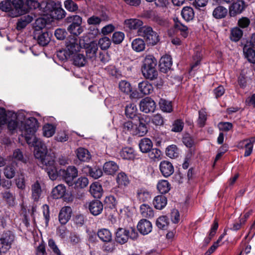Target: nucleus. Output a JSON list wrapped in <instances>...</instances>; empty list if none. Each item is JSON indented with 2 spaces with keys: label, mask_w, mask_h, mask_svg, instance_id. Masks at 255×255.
Returning a JSON list of instances; mask_svg holds the SVG:
<instances>
[{
  "label": "nucleus",
  "mask_w": 255,
  "mask_h": 255,
  "mask_svg": "<svg viewBox=\"0 0 255 255\" xmlns=\"http://www.w3.org/2000/svg\"><path fill=\"white\" fill-rule=\"evenodd\" d=\"M36 128V121L32 118L27 122L26 127L22 129L23 134L26 137V142L34 147V155L36 158L40 159L42 164L46 166L45 170L50 179L55 180L58 177V172L54 157L47 154L46 145L40 139L35 136Z\"/></svg>",
  "instance_id": "nucleus-1"
},
{
  "label": "nucleus",
  "mask_w": 255,
  "mask_h": 255,
  "mask_svg": "<svg viewBox=\"0 0 255 255\" xmlns=\"http://www.w3.org/2000/svg\"><path fill=\"white\" fill-rule=\"evenodd\" d=\"M0 9L8 12L11 17H17L27 12L22 0H3L0 2Z\"/></svg>",
  "instance_id": "nucleus-2"
},
{
  "label": "nucleus",
  "mask_w": 255,
  "mask_h": 255,
  "mask_svg": "<svg viewBox=\"0 0 255 255\" xmlns=\"http://www.w3.org/2000/svg\"><path fill=\"white\" fill-rule=\"evenodd\" d=\"M141 71L146 79L153 80L157 78L158 72L156 69L157 60L152 55H146L142 60Z\"/></svg>",
  "instance_id": "nucleus-3"
},
{
  "label": "nucleus",
  "mask_w": 255,
  "mask_h": 255,
  "mask_svg": "<svg viewBox=\"0 0 255 255\" xmlns=\"http://www.w3.org/2000/svg\"><path fill=\"white\" fill-rule=\"evenodd\" d=\"M32 118L34 119L36 121V131L38 128L37 120L35 118L30 117L26 119L24 122H23L22 121L25 120V115L24 113L23 112H19L18 113H13L11 114V119L7 122L8 129L11 131L15 130L18 128L19 123L20 122L21 125L19 127V129L21 132V135L24 137L26 141V137L23 134L22 129L25 128V127H26L27 122Z\"/></svg>",
  "instance_id": "nucleus-4"
},
{
  "label": "nucleus",
  "mask_w": 255,
  "mask_h": 255,
  "mask_svg": "<svg viewBox=\"0 0 255 255\" xmlns=\"http://www.w3.org/2000/svg\"><path fill=\"white\" fill-rule=\"evenodd\" d=\"M139 36L143 37L147 42L152 45H155L159 40L157 33L149 26H143L137 31Z\"/></svg>",
  "instance_id": "nucleus-5"
},
{
  "label": "nucleus",
  "mask_w": 255,
  "mask_h": 255,
  "mask_svg": "<svg viewBox=\"0 0 255 255\" xmlns=\"http://www.w3.org/2000/svg\"><path fill=\"white\" fill-rule=\"evenodd\" d=\"M59 174L63 180L71 186L73 185L74 179L78 175V171L75 166H69L66 169H60Z\"/></svg>",
  "instance_id": "nucleus-6"
},
{
  "label": "nucleus",
  "mask_w": 255,
  "mask_h": 255,
  "mask_svg": "<svg viewBox=\"0 0 255 255\" xmlns=\"http://www.w3.org/2000/svg\"><path fill=\"white\" fill-rule=\"evenodd\" d=\"M82 39L78 40L76 38L73 37L66 41V53L69 57L80 52L81 49L83 46V45H82Z\"/></svg>",
  "instance_id": "nucleus-7"
},
{
  "label": "nucleus",
  "mask_w": 255,
  "mask_h": 255,
  "mask_svg": "<svg viewBox=\"0 0 255 255\" xmlns=\"http://www.w3.org/2000/svg\"><path fill=\"white\" fill-rule=\"evenodd\" d=\"M137 234L134 230L132 229L131 232L124 228H119L116 234V241L121 244H124L127 242L129 238L134 240L136 238Z\"/></svg>",
  "instance_id": "nucleus-8"
},
{
  "label": "nucleus",
  "mask_w": 255,
  "mask_h": 255,
  "mask_svg": "<svg viewBox=\"0 0 255 255\" xmlns=\"http://www.w3.org/2000/svg\"><path fill=\"white\" fill-rule=\"evenodd\" d=\"M14 236L10 232L3 233L0 238V252L6 254L11 248Z\"/></svg>",
  "instance_id": "nucleus-9"
},
{
  "label": "nucleus",
  "mask_w": 255,
  "mask_h": 255,
  "mask_svg": "<svg viewBox=\"0 0 255 255\" xmlns=\"http://www.w3.org/2000/svg\"><path fill=\"white\" fill-rule=\"evenodd\" d=\"M156 107L155 102L149 97H146L142 99L139 103L140 111L145 113L154 112Z\"/></svg>",
  "instance_id": "nucleus-10"
},
{
  "label": "nucleus",
  "mask_w": 255,
  "mask_h": 255,
  "mask_svg": "<svg viewBox=\"0 0 255 255\" xmlns=\"http://www.w3.org/2000/svg\"><path fill=\"white\" fill-rule=\"evenodd\" d=\"M56 3L53 0H47L41 2V6L38 14L41 15H50L56 7Z\"/></svg>",
  "instance_id": "nucleus-11"
},
{
  "label": "nucleus",
  "mask_w": 255,
  "mask_h": 255,
  "mask_svg": "<svg viewBox=\"0 0 255 255\" xmlns=\"http://www.w3.org/2000/svg\"><path fill=\"white\" fill-rule=\"evenodd\" d=\"M110 17L105 12H102L99 16L92 15L87 19V23L90 25L97 26L102 22H106L109 21Z\"/></svg>",
  "instance_id": "nucleus-12"
},
{
  "label": "nucleus",
  "mask_w": 255,
  "mask_h": 255,
  "mask_svg": "<svg viewBox=\"0 0 255 255\" xmlns=\"http://www.w3.org/2000/svg\"><path fill=\"white\" fill-rule=\"evenodd\" d=\"M254 142H255V136L240 141L238 146L241 148H245L244 156L247 157L252 152Z\"/></svg>",
  "instance_id": "nucleus-13"
},
{
  "label": "nucleus",
  "mask_w": 255,
  "mask_h": 255,
  "mask_svg": "<svg viewBox=\"0 0 255 255\" xmlns=\"http://www.w3.org/2000/svg\"><path fill=\"white\" fill-rule=\"evenodd\" d=\"M246 4L243 0H238L234 2L230 7L229 14L231 16H235L236 15L241 13L245 9Z\"/></svg>",
  "instance_id": "nucleus-14"
},
{
  "label": "nucleus",
  "mask_w": 255,
  "mask_h": 255,
  "mask_svg": "<svg viewBox=\"0 0 255 255\" xmlns=\"http://www.w3.org/2000/svg\"><path fill=\"white\" fill-rule=\"evenodd\" d=\"M136 198L140 202L143 203L140 207H146V203L151 199V193L145 188L138 189L136 191Z\"/></svg>",
  "instance_id": "nucleus-15"
},
{
  "label": "nucleus",
  "mask_w": 255,
  "mask_h": 255,
  "mask_svg": "<svg viewBox=\"0 0 255 255\" xmlns=\"http://www.w3.org/2000/svg\"><path fill=\"white\" fill-rule=\"evenodd\" d=\"M137 228L141 234L146 235L152 231V226L150 221L146 219H141L139 221Z\"/></svg>",
  "instance_id": "nucleus-16"
},
{
  "label": "nucleus",
  "mask_w": 255,
  "mask_h": 255,
  "mask_svg": "<svg viewBox=\"0 0 255 255\" xmlns=\"http://www.w3.org/2000/svg\"><path fill=\"white\" fill-rule=\"evenodd\" d=\"M52 34L48 32H41L39 33L34 34V38L37 40V43L42 46L47 45L51 40Z\"/></svg>",
  "instance_id": "nucleus-17"
},
{
  "label": "nucleus",
  "mask_w": 255,
  "mask_h": 255,
  "mask_svg": "<svg viewBox=\"0 0 255 255\" xmlns=\"http://www.w3.org/2000/svg\"><path fill=\"white\" fill-rule=\"evenodd\" d=\"M159 169L162 174L165 177L170 176L174 172V167L172 163L166 160L160 162Z\"/></svg>",
  "instance_id": "nucleus-18"
},
{
  "label": "nucleus",
  "mask_w": 255,
  "mask_h": 255,
  "mask_svg": "<svg viewBox=\"0 0 255 255\" xmlns=\"http://www.w3.org/2000/svg\"><path fill=\"white\" fill-rule=\"evenodd\" d=\"M83 171L94 179H98L103 175L102 169L98 167H91L86 165L83 167Z\"/></svg>",
  "instance_id": "nucleus-19"
},
{
  "label": "nucleus",
  "mask_w": 255,
  "mask_h": 255,
  "mask_svg": "<svg viewBox=\"0 0 255 255\" xmlns=\"http://www.w3.org/2000/svg\"><path fill=\"white\" fill-rule=\"evenodd\" d=\"M139 121L138 125H135L134 128L135 133L134 135H138L142 136L144 135L147 132V128L142 117H138Z\"/></svg>",
  "instance_id": "nucleus-20"
},
{
  "label": "nucleus",
  "mask_w": 255,
  "mask_h": 255,
  "mask_svg": "<svg viewBox=\"0 0 255 255\" xmlns=\"http://www.w3.org/2000/svg\"><path fill=\"white\" fill-rule=\"evenodd\" d=\"M145 16L150 20L156 23L157 24L163 25L165 23V20L164 18L159 15L155 11L148 10L145 12Z\"/></svg>",
  "instance_id": "nucleus-21"
},
{
  "label": "nucleus",
  "mask_w": 255,
  "mask_h": 255,
  "mask_svg": "<svg viewBox=\"0 0 255 255\" xmlns=\"http://www.w3.org/2000/svg\"><path fill=\"white\" fill-rule=\"evenodd\" d=\"M142 25L143 22L138 19L130 18L124 21L125 27L129 30H138Z\"/></svg>",
  "instance_id": "nucleus-22"
},
{
  "label": "nucleus",
  "mask_w": 255,
  "mask_h": 255,
  "mask_svg": "<svg viewBox=\"0 0 255 255\" xmlns=\"http://www.w3.org/2000/svg\"><path fill=\"white\" fill-rule=\"evenodd\" d=\"M31 190L32 199L34 201H38L42 195L41 187L38 181L31 185Z\"/></svg>",
  "instance_id": "nucleus-23"
},
{
  "label": "nucleus",
  "mask_w": 255,
  "mask_h": 255,
  "mask_svg": "<svg viewBox=\"0 0 255 255\" xmlns=\"http://www.w3.org/2000/svg\"><path fill=\"white\" fill-rule=\"evenodd\" d=\"M245 57L251 63L255 62V49L250 44H246L243 47Z\"/></svg>",
  "instance_id": "nucleus-24"
},
{
  "label": "nucleus",
  "mask_w": 255,
  "mask_h": 255,
  "mask_svg": "<svg viewBox=\"0 0 255 255\" xmlns=\"http://www.w3.org/2000/svg\"><path fill=\"white\" fill-rule=\"evenodd\" d=\"M172 64V59L169 55L162 56L159 62L160 70L163 73H166L170 69Z\"/></svg>",
  "instance_id": "nucleus-25"
},
{
  "label": "nucleus",
  "mask_w": 255,
  "mask_h": 255,
  "mask_svg": "<svg viewBox=\"0 0 255 255\" xmlns=\"http://www.w3.org/2000/svg\"><path fill=\"white\" fill-rule=\"evenodd\" d=\"M70 57L72 58L73 64L77 67H83L87 63L85 56L80 52L71 56Z\"/></svg>",
  "instance_id": "nucleus-26"
},
{
  "label": "nucleus",
  "mask_w": 255,
  "mask_h": 255,
  "mask_svg": "<svg viewBox=\"0 0 255 255\" xmlns=\"http://www.w3.org/2000/svg\"><path fill=\"white\" fill-rule=\"evenodd\" d=\"M72 214L71 208H61L59 214V221L61 224H66L70 220Z\"/></svg>",
  "instance_id": "nucleus-27"
},
{
  "label": "nucleus",
  "mask_w": 255,
  "mask_h": 255,
  "mask_svg": "<svg viewBox=\"0 0 255 255\" xmlns=\"http://www.w3.org/2000/svg\"><path fill=\"white\" fill-rule=\"evenodd\" d=\"M118 164L113 161L106 162L103 166L105 173L108 175H113L119 170Z\"/></svg>",
  "instance_id": "nucleus-28"
},
{
  "label": "nucleus",
  "mask_w": 255,
  "mask_h": 255,
  "mask_svg": "<svg viewBox=\"0 0 255 255\" xmlns=\"http://www.w3.org/2000/svg\"><path fill=\"white\" fill-rule=\"evenodd\" d=\"M138 87L140 92L144 95H149L153 91L152 85L146 81L140 82Z\"/></svg>",
  "instance_id": "nucleus-29"
},
{
  "label": "nucleus",
  "mask_w": 255,
  "mask_h": 255,
  "mask_svg": "<svg viewBox=\"0 0 255 255\" xmlns=\"http://www.w3.org/2000/svg\"><path fill=\"white\" fill-rule=\"evenodd\" d=\"M76 153L77 158L81 161L88 162L91 159V154L86 148L80 147L77 149Z\"/></svg>",
  "instance_id": "nucleus-30"
},
{
  "label": "nucleus",
  "mask_w": 255,
  "mask_h": 255,
  "mask_svg": "<svg viewBox=\"0 0 255 255\" xmlns=\"http://www.w3.org/2000/svg\"><path fill=\"white\" fill-rule=\"evenodd\" d=\"M90 192L94 197L100 198L103 193V188L101 185L97 182L93 183L90 187Z\"/></svg>",
  "instance_id": "nucleus-31"
},
{
  "label": "nucleus",
  "mask_w": 255,
  "mask_h": 255,
  "mask_svg": "<svg viewBox=\"0 0 255 255\" xmlns=\"http://www.w3.org/2000/svg\"><path fill=\"white\" fill-rule=\"evenodd\" d=\"M140 150L142 153H147L151 149L153 144L151 140L148 138H143L138 144Z\"/></svg>",
  "instance_id": "nucleus-32"
},
{
  "label": "nucleus",
  "mask_w": 255,
  "mask_h": 255,
  "mask_svg": "<svg viewBox=\"0 0 255 255\" xmlns=\"http://www.w3.org/2000/svg\"><path fill=\"white\" fill-rule=\"evenodd\" d=\"M125 114L128 118L134 119L140 117L137 115V109L134 104H129L126 106L125 108Z\"/></svg>",
  "instance_id": "nucleus-33"
},
{
  "label": "nucleus",
  "mask_w": 255,
  "mask_h": 255,
  "mask_svg": "<svg viewBox=\"0 0 255 255\" xmlns=\"http://www.w3.org/2000/svg\"><path fill=\"white\" fill-rule=\"evenodd\" d=\"M66 191V187L64 185L59 184L52 189L51 195L54 199H59L63 197Z\"/></svg>",
  "instance_id": "nucleus-34"
},
{
  "label": "nucleus",
  "mask_w": 255,
  "mask_h": 255,
  "mask_svg": "<svg viewBox=\"0 0 255 255\" xmlns=\"http://www.w3.org/2000/svg\"><path fill=\"white\" fill-rule=\"evenodd\" d=\"M87 44H84L83 46L86 48V53L87 56L91 59L96 57L98 50L97 44L94 42H91L88 46H87Z\"/></svg>",
  "instance_id": "nucleus-35"
},
{
  "label": "nucleus",
  "mask_w": 255,
  "mask_h": 255,
  "mask_svg": "<svg viewBox=\"0 0 255 255\" xmlns=\"http://www.w3.org/2000/svg\"><path fill=\"white\" fill-rule=\"evenodd\" d=\"M131 47L134 51L137 52H140L145 49V43L141 38H137L132 41Z\"/></svg>",
  "instance_id": "nucleus-36"
},
{
  "label": "nucleus",
  "mask_w": 255,
  "mask_h": 255,
  "mask_svg": "<svg viewBox=\"0 0 255 255\" xmlns=\"http://www.w3.org/2000/svg\"><path fill=\"white\" fill-rule=\"evenodd\" d=\"M116 182L120 187L127 186L129 184L128 177L124 172H121L118 174Z\"/></svg>",
  "instance_id": "nucleus-37"
},
{
  "label": "nucleus",
  "mask_w": 255,
  "mask_h": 255,
  "mask_svg": "<svg viewBox=\"0 0 255 255\" xmlns=\"http://www.w3.org/2000/svg\"><path fill=\"white\" fill-rule=\"evenodd\" d=\"M33 19V16L30 15H26L20 17L17 22V29L21 30L31 22Z\"/></svg>",
  "instance_id": "nucleus-38"
},
{
  "label": "nucleus",
  "mask_w": 255,
  "mask_h": 255,
  "mask_svg": "<svg viewBox=\"0 0 255 255\" xmlns=\"http://www.w3.org/2000/svg\"><path fill=\"white\" fill-rule=\"evenodd\" d=\"M97 235L99 239L104 242L109 243L112 241V234L108 229H102L99 230Z\"/></svg>",
  "instance_id": "nucleus-39"
},
{
  "label": "nucleus",
  "mask_w": 255,
  "mask_h": 255,
  "mask_svg": "<svg viewBox=\"0 0 255 255\" xmlns=\"http://www.w3.org/2000/svg\"><path fill=\"white\" fill-rule=\"evenodd\" d=\"M181 15L185 20L189 21L193 19L194 17V12L192 7L185 6L184 7L182 10Z\"/></svg>",
  "instance_id": "nucleus-40"
},
{
  "label": "nucleus",
  "mask_w": 255,
  "mask_h": 255,
  "mask_svg": "<svg viewBox=\"0 0 255 255\" xmlns=\"http://www.w3.org/2000/svg\"><path fill=\"white\" fill-rule=\"evenodd\" d=\"M89 184V180L86 177H80L75 181H73L75 189H81L86 187Z\"/></svg>",
  "instance_id": "nucleus-41"
},
{
  "label": "nucleus",
  "mask_w": 255,
  "mask_h": 255,
  "mask_svg": "<svg viewBox=\"0 0 255 255\" xmlns=\"http://www.w3.org/2000/svg\"><path fill=\"white\" fill-rule=\"evenodd\" d=\"M169 224V219L166 216H160L156 219V225L159 229H167Z\"/></svg>",
  "instance_id": "nucleus-42"
},
{
  "label": "nucleus",
  "mask_w": 255,
  "mask_h": 255,
  "mask_svg": "<svg viewBox=\"0 0 255 255\" xmlns=\"http://www.w3.org/2000/svg\"><path fill=\"white\" fill-rule=\"evenodd\" d=\"M159 105L162 111L165 113H171L173 111L172 103L163 99H161Z\"/></svg>",
  "instance_id": "nucleus-43"
},
{
  "label": "nucleus",
  "mask_w": 255,
  "mask_h": 255,
  "mask_svg": "<svg viewBox=\"0 0 255 255\" xmlns=\"http://www.w3.org/2000/svg\"><path fill=\"white\" fill-rule=\"evenodd\" d=\"M228 13V10L226 8L222 6H218L216 7L213 11V16L217 19H220L225 17Z\"/></svg>",
  "instance_id": "nucleus-44"
},
{
  "label": "nucleus",
  "mask_w": 255,
  "mask_h": 255,
  "mask_svg": "<svg viewBox=\"0 0 255 255\" xmlns=\"http://www.w3.org/2000/svg\"><path fill=\"white\" fill-rule=\"evenodd\" d=\"M43 134L46 137H50L55 132L56 127L52 124H46L43 127Z\"/></svg>",
  "instance_id": "nucleus-45"
},
{
  "label": "nucleus",
  "mask_w": 255,
  "mask_h": 255,
  "mask_svg": "<svg viewBox=\"0 0 255 255\" xmlns=\"http://www.w3.org/2000/svg\"><path fill=\"white\" fill-rule=\"evenodd\" d=\"M121 156L125 159H133L135 157L133 149L131 147H125L120 152Z\"/></svg>",
  "instance_id": "nucleus-46"
},
{
  "label": "nucleus",
  "mask_w": 255,
  "mask_h": 255,
  "mask_svg": "<svg viewBox=\"0 0 255 255\" xmlns=\"http://www.w3.org/2000/svg\"><path fill=\"white\" fill-rule=\"evenodd\" d=\"M167 203V198L163 195L156 196L152 201L154 207H165Z\"/></svg>",
  "instance_id": "nucleus-47"
},
{
  "label": "nucleus",
  "mask_w": 255,
  "mask_h": 255,
  "mask_svg": "<svg viewBox=\"0 0 255 255\" xmlns=\"http://www.w3.org/2000/svg\"><path fill=\"white\" fill-rule=\"evenodd\" d=\"M218 228V223L216 221H214V223L211 228L210 233L208 236L206 237L204 240V246H207L210 242L213 237L215 236L216 231Z\"/></svg>",
  "instance_id": "nucleus-48"
},
{
  "label": "nucleus",
  "mask_w": 255,
  "mask_h": 255,
  "mask_svg": "<svg viewBox=\"0 0 255 255\" xmlns=\"http://www.w3.org/2000/svg\"><path fill=\"white\" fill-rule=\"evenodd\" d=\"M157 188L160 193L165 194L170 190V185L167 180H162L158 182Z\"/></svg>",
  "instance_id": "nucleus-49"
},
{
  "label": "nucleus",
  "mask_w": 255,
  "mask_h": 255,
  "mask_svg": "<svg viewBox=\"0 0 255 255\" xmlns=\"http://www.w3.org/2000/svg\"><path fill=\"white\" fill-rule=\"evenodd\" d=\"M119 88L121 92L127 95L129 94L132 92L130 84L126 80H122L119 82Z\"/></svg>",
  "instance_id": "nucleus-50"
},
{
  "label": "nucleus",
  "mask_w": 255,
  "mask_h": 255,
  "mask_svg": "<svg viewBox=\"0 0 255 255\" xmlns=\"http://www.w3.org/2000/svg\"><path fill=\"white\" fill-rule=\"evenodd\" d=\"M40 6L41 3H39L37 1L34 0H27L25 5H24V8L27 10V12L29 11V10L32 9H37V11H39Z\"/></svg>",
  "instance_id": "nucleus-51"
},
{
  "label": "nucleus",
  "mask_w": 255,
  "mask_h": 255,
  "mask_svg": "<svg viewBox=\"0 0 255 255\" xmlns=\"http://www.w3.org/2000/svg\"><path fill=\"white\" fill-rule=\"evenodd\" d=\"M243 32L238 27H234L231 31L230 38L232 41H238L243 36Z\"/></svg>",
  "instance_id": "nucleus-52"
},
{
  "label": "nucleus",
  "mask_w": 255,
  "mask_h": 255,
  "mask_svg": "<svg viewBox=\"0 0 255 255\" xmlns=\"http://www.w3.org/2000/svg\"><path fill=\"white\" fill-rule=\"evenodd\" d=\"M50 16L53 19H60L65 17V11L63 9L58 7L56 5V7L54 8V10L52 11Z\"/></svg>",
  "instance_id": "nucleus-53"
},
{
  "label": "nucleus",
  "mask_w": 255,
  "mask_h": 255,
  "mask_svg": "<svg viewBox=\"0 0 255 255\" xmlns=\"http://www.w3.org/2000/svg\"><path fill=\"white\" fill-rule=\"evenodd\" d=\"M134 125L132 122L128 121L125 122L123 126V130L126 133L134 135L135 133Z\"/></svg>",
  "instance_id": "nucleus-54"
},
{
  "label": "nucleus",
  "mask_w": 255,
  "mask_h": 255,
  "mask_svg": "<svg viewBox=\"0 0 255 255\" xmlns=\"http://www.w3.org/2000/svg\"><path fill=\"white\" fill-rule=\"evenodd\" d=\"M166 155L171 158H174L178 156V150L175 145L168 146L166 149Z\"/></svg>",
  "instance_id": "nucleus-55"
},
{
  "label": "nucleus",
  "mask_w": 255,
  "mask_h": 255,
  "mask_svg": "<svg viewBox=\"0 0 255 255\" xmlns=\"http://www.w3.org/2000/svg\"><path fill=\"white\" fill-rule=\"evenodd\" d=\"M175 24L174 27L175 29L181 32V35L184 38L186 37L188 35V28L186 26L183 25L180 22L176 21L174 19Z\"/></svg>",
  "instance_id": "nucleus-56"
},
{
  "label": "nucleus",
  "mask_w": 255,
  "mask_h": 255,
  "mask_svg": "<svg viewBox=\"0 0 255 255\" xmlns=\"http://www.w3.org/2000/svg\"><path fill=\"white\" fill-rule=\"evenodd\" d=\"M111 44V39L106 36H104L99 40L98 45L102 50L108 49Z\"/></svg>",
  "instance_id": "nucleus-57"
},
{
  "label": "nucleus",
  "mask_w": 255,
  "mask_h": 255,
  "mask_svg": "<svg viewBox=\"0 0 255 255\" xmlns=\"http://www.w3.org/2000/svg\"><path fill=\"white\" fill-rule=\"evenodd\" d=\"M125 38V34L123 32L116 31L112 35V39L115 44L121 43Z\"/></svg>",
  "instance_id": "nucleus-58"
},
{
  "label": "nucleus",
  "mask_w": 255,
  "mask_h": 255,
  "mask_svg": "<svg viewBox=\"0 0 255 255\" xmlns=\"http://www.w3.org/2000/svg\"><path fill=\"white\" fill-rule=\"evenodd\" d=\"M68 31L73 35L78 36L83 31L81 25L71 24L67 28Z\"/></svg>",
  "instance_id": "nucleus-59"
},
{
  "label": "nucleus",
  "mask_w": 255,
  "mask_h": 255,
  "mask_svg": "<svg viewBox=\"0 0 255 255\" xmlns=\"http://www.w3.org/2000/svg\"><path fill=\"white\" fill-rule=\"evenodd\" d=\"M148 152L149 153V158L154 161L159 160L161 159V151L157 148H151Z\"/></svg>",
  "instance_id": "nucleus-60"
},
{
  "label": "nucleus",
  "mask_w": 255,
  "mask_h": 255,
  "mask_svg": "<svg viewBox=\"0 0 255 255\" xmlns=\"http://www.w3.org/2000/svg\"><path fill=\"white\" fill-rule=\"evenodd\" d=\"M65 8L69 11L74 12L78 10V5L72 0H66L64 2Z\"/></svg>",
  "instance_id": "nucleus-61"
},
{
  "label": "nucleus",
  "mask_w": 255,
  "mask_h": 255,
  "mask_svg": "<svg viewBox=\"0 0 255 255\" xmlns=\"http://www.w3.org/2000/svg\"><path fill=\"white\" fill-rule=\"evenodd\" d=\"M207 120V114L205 111L202 109L199 111V117L197 120L198 125L200 127H203L205 125Z\"/></svg>",
  "instance_id": "nucleus-62"
},
{
  "label": "nucleus",
  "mask_w": 255,
  "mask_h": 255,
  "mask_svg": "<svg viewBox=\"0 0 255 255\" xmlns=\"http://www.w3.org/2000/svg\"><path fill=\"white\" fill-rule=\"evenodd\" d=\"M3 174L7 179L12 178L15 174V170L12 165L6 166L3 170Z\"/></svg>",
  "instance_id": "nucleus-63"
},
{
  "label": "nucleus",
  "mask_w": 255,
  "mask_h": 255,
  "mask_svg": "<svg viewBox=\"0 0 255 255\" xmlns=\"http://www.w3.org/2000/svg\"><path fill=\"white\" fill-rule=\"evenodd\" d=\"M2 196L6 201L9 203L10 206H14L15 204V197L12 193L9 191H6L2 193Z\"/></svg>",
  "instance_id": "nucleus-64"
}]
</instances>
